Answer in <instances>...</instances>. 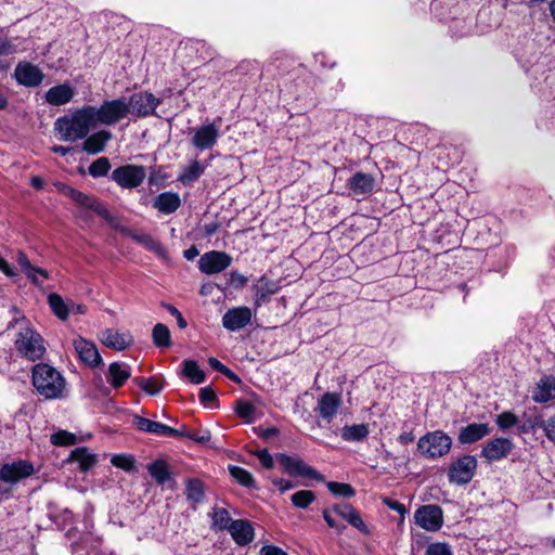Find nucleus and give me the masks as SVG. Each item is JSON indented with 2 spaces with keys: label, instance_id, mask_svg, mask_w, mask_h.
<instances>
[{
  "label": "nucleus",
  "instance_id": "f704fd0d",
  "mask_svg": "<svg viewBox=\"0 0 555 555\" xmlns=\"http://www.w3.org/2000/svg\"><path fill=\"white\" fill-rule=\"evenodd\" d=\"M186 500L192 503L193 507L204 501L205 488L199 479H188L185 483Z\"/></svg>",
  "mask_w": 555,
  "mask_h": 555
},
{
  "label": "nucleus",
  "instance_id": "4c0bfd02",
  "mask_svg": "<svg viewBox=\"0 0 555 555\" xmlns=\"http://www.w3.org/2000/svg\"><path fill=\"white\" fill-rule=\"evenodd\" d=\"M48 304L53 313L61 320L65 321L69 315V305L59 294H50Z\"/></svg>",
  "mask_w": 555,
  "mask_h": 555
},
{
  "label": "nucleus",
  "instance_id": "9b49d317",
  "mask_svg": "<svg viewBox=\"0 0 555 555\" xmlns=\"http://www.w3.org/2000/svg\"><path fill=\"white\" fill-rule=\"evenodd\" d=\"M231 256L223 251H208L201 256L198 268L205 274H216L230 267Z\"/></svg>",
  "mask_w": 555,
  "mask_h": 555
},
{
  "label": "nucleus",
  "instance_id": "6e6552de",
  "mask_svg": "<svg viewBox=\"0 0 555 555\" xmlns=\"http://www.w3.org/2000/svg\"><path fill=\"white\" fill-rule=\"evenodd\" d=\"M415 522L426 531H438L443 525V512L439 505L428 504L416 509Z\"/></svg>",
  "mask_w": 555,
  "mask_h": 555
},
{
  "label": "nucleus",
  "instance_id": "2eb2a0df",
  "mask_svg": "<svg viewBox=\"0 0 555 555\" xmlns=\"http://www.w3.org/2000/svg\"><path fill=\"white\" fill-rule=\"evenodd\" d=\"M220 137L219 127L215 124L203 125L193 130L192 144L201 150L212 149Z\"/></svg>",
  "mask_w": 555,
  "mask_h": 555
},
{
  "label": "nucleus",
  "instance_id": "a878e982",
  "mask_svg": "<svg viewBox=\"0 0 555 555\" xmlns=\"http://www.w3.org/2000/svg\"><path fill=\"white\" fill-rule=\"evenodd\" d=\"M375 185V179L370 173L356 172L349 180L348 186L356 195L371 193Z\"/></svg>",
  "mask_w": 555,
  "mask_h": 555
},
{
  "label": "nucleus",
  "instance_id": "c85d7f7f",
  "mask_svg": "<svg viewBox=\"0 0 555 555\" xmlns=\"http://www.w3.org/2000/svg\"><path fill=\"white\" fill-rule=\"evenodd\" d=\"M112 139V133L107 130H100L90 137H88L83 144L82 149L88 154H99L104 151L107 142Z\"/></svg>",
  "mask_w": 555,
  "mask_h": 555
},
{
  "label": "nucleus",
  "instance_id": "bf43d9fd",
  "mask_svg": "<svg viewBox=\"0 0 555 555\" xmlns=\"http://www.w3.org/2000/svg\"><path fill=\"white\" fill-rule=\"evenodd\" d=\"M16 261L25 274H29V272L35 270V266L31 264V262L23 251H20L17 254Z\"/></svg>",
  "mask_w": 555,
  "mask_h": 555
},
{
  "label": "nucleus",
  "instance_id": "ea45409f",
  "mask_svg": "<svg viewBox=\"0 0 555 555\" xmlns=\"http://www.w3.org/2000/svg\"><path fill=\"white\" fill-rule=\"evenodd\" d=\"M212 527L218 530H228L233 524L229 512L222 507H215L211 512Z\"/></svg>",
  "mask_w": 555,
  "mask_h": 555
},
{
  "label": "nucleus",
  "instance_id": "473e14b6",
  "mask_svg": "<svg viewBox=\"0 0 555 555\" xmlns=\"http://www.w3.org/2000/svg\"><path fill=\"white\" fill-rule=\"evenodd\" d=\"M68 461L78 463L80 470L87 472L95 465L96 455L91 453L87 448L81 447L70 452Z\"/></svg>",
  "mask_w": 555,
  "mask_h": 555
},
{
  "label": "nucleus",
  "instance_id": "8fccbe9b",
  "mask_svg": "<svg viewBox=\"0 0 555 555\" xmlns=\"http://www.w3.org/2000/svg\"><path fill=\"white\" fill-rule=\"evenodd\" d=\"M76 441V436L66 430H59L51 436V442L55 446H72L75 444Z\"/></svg>",
  "mask_w": 555,
  "mask_h": 555
},
{
  "label": "nucleus",
  "instance_id": "6e6d98bb",
  "mask_svg": "<svg viewBox=\"0 0 555 555\" xmlns=\"http://www.w3.org/2000/svg\"><path fill=\"white\" fill-rule=\"evenodd\" d=\"M541 428L543 429L546 438L550 441L555 442V414L547 420L542 418Z\"/></svg>",
  "mask_w": 555,
  "mask_h": 555
},
{
  "label": "nucleus",
  "instance_id": "5701e85b",
  "mask_svg": "<svg viewBox=\"0 0 555 555\" xmlns=\"http://www.w3.org/2000/svg\"><path fill=\"white\" fill-rule=\"evenodd\" d=\"M181 206V198L178 193L163 192L153 201V207L164 215L173 214Z\"/></svg>",
  "mask_w": 555,
  "mask_h": 555
},
{
  "label": "nucleus",
  "instance_id": "4468645a",
  "mask_svg": "<svg viewBox=\"0 0 555 555\" xmlns=\"http://www.w3.org/2000/svg\"><path fill=\"white\" fill-rule=\"evenodd\" d=\"M14 78L18 85L34 88L42 82L44 75L38 66L29 62H20L15 67Z\"/></svg>",
  "mask_w": 555,
  "mask_h": 555
},
{
  "label": "nucleus",
  "instance_id": "e2e57ef3",
  "mask_svg": "<svg viewBox=\"0 0 555 555\" xmlns=\"http://www.w3.org/2000/svg\"><path fill=\"white\" fill-rule=\"evenodd\" d=\"M323 518L328 525V527L335 529L337 532H343L346 528L345 525L338 524L333 516L331 515V512L328 509L323 511Z\"/></svg>",
  "mask_w": 555,
  "mask_h": 555
},
{
  "label": "nucleus",
  "instance_id": "412c9836",
  "mask_svg": "<svg viewBox=\"0 0 555 555\" xmlns=\"http://www.w3.org/2000/svg\"><path fill=\"white\" fill-rule=\"evenodd\" d=\"M490 434V427L485 423H472L460 429L457 440L462 444H472Z\"/></svg>",
  "mask_w": 555,
  "mask_h": 555
},
{
  "label": "nucleus",
  "instance_id": "9d476101",
  "mask_svg": "<svg viewBox=\"0 0 555 555\" xmlns=\"http://www.w3.org/2000/svg\"><path fill=\"white\" fill-rule=\"evenodd\" d=\"M278 462L292 476H301L311 479L322 480L323 477L311 466L307 465L297 456H289L284 453L276 455Z\"/></svg>",
  "mask_w": 555,
  "mask_h": 555
},
{
  "label": "nucleus",
  "instance_id": "7c9ffc66",
  "mask_svg": "<svg viewBox=\"0 0 555 555\" xmlns=\"http://www.w3.org/2000/svg\"><path fill=\"white\" fill-rule=\"evenodd\" d=\"M75 202L80 206L94 211L95 214L104 218L106 221L111 223L113 222V217L107 210V208L96 198L89 196L82 192H79Z\"/></svg>",
  "mask_w": 555,
  "mask_h": 555
},
{
  "label": "nucleus",
  "instance_id": "c03bdc74",
  "mask_svg": "<svg viewBox=\"0 0 555 555\" xmlns=\"http://www.w3.org/2000/svg\"><path fill=\"white\" fill-rule=\"evenodd\" d=\"M134 383L149 395H157L163 389L162 383L155 377H137L134 378Z\"/></svg>",
  "mask_w": 555,
  "mask_h": 555
},
{
  "label": "nucleus",
  "instance_id": "a211bd4d",
  "mask_svg": "<svg viewBox=\"0 0 555 555\" xmlns=\"http://www.w3.org/2000/svg\"><path fill=\"white\" fill-rule=\"evenodd\" d=\"M279 289L280 285L276 281H273L266 275L259 278L253 285L254 304L256 308H259L263 304L268 302L270 297L276 294Z\"/></svg>",
  "mask_w": 555,
  "mask_h": 555
},
{
  "label": "nucleus",
  "instance_id": "c756f323",
  "mask_svg": "<svg viewBox=\"0 0 555 555\" xmlns=\"http://www.w3.org/2000/svg\"><path fill=\"white\" fill-rule=\"evenodd\" d=\"M131 376L130 366L127 363L113 362L108 366L107 382L114 387H121Z\"/></svg>",
  "mask_w": 555,
  "mask_h": 555
},
{
  "label": "nucleus",
  "instance_id": "f03ea898",
  "mask_svg": "<svg viewBox=\"0 0 555 555\" xmlns=\"http://www.w3.org/2000/svg\"><path fill=\"white\" fill-rule=\"evenodd\" d=\"M31 373L33 385L44 399L53 400L63 396L65 378L55 367L48 363H38Z\"/></svg>",
  "mask_w": 555,
  "mask_h": 555
},
{
  "label": "nucleus",
  "instance_id": "864d4df0",
  "mask_svg": "<svg viewBox=\"0 0 555 555\" xmlns=\"http://www.w3.org/2000/svg\"><path fill=\"white\" fill-rule=\"evenodd\" d=\"M236 412L241 417L251 420L255 406L246 400H238L236 402Z\"/></svg>",
  "mask_w": 555,
  "mask_h": 555
},
{
  "label": "nucleus",
  "instance_id": "72a5a7b5",
  "mask_svg": "<svg viewBox=\"0 0 555 555\" xmlns=\"http://www.w3.org/2000/svg\"><path fill=\"white\" fill-rule=\"evenodd\" d=\"M147 472L158 485H165L171 480V472L164 460H156L146 466Z\"/></svg>",
  "mask_w": 555,
  "mask_h": 555
},
{
  "label": "nucleus",
  "instance_id": "cd10ccee",
  "mask_svg": "<svg viewBox=\"0 0 555 555\" xmlns=\"http://www.w3.org/2000/svg\"><path fill=\"white\" fill-rule=\"evenodd\" d=\"M341 403V398L338 393L326 392L324 393L318 404L320 415L325 420L333 418Z\"/></svg>",
  "mask_w": 555,
  "mask_h": 555
},
{
  "label": "nucleus",
  "instance_id": "f257e3e1",
  "mask_svg": "<svg viewBox=\"0 0 555 555\" xmlns=\"http://www.w3.org/2000/svg\"><path fill=\"white\" fill-rule=\"evenodd\" d=\"M92 105H86L68 116L59 117L54 124L62 140L75 142L87 138L91 128L96 126Z\"/></svg>",
  "mask_w": 555,
  "mask_h": 555
},
{
  "label": "nucleus",
  "instance_id": "338daca9",
  "mask_svg": "<svg viewBox=\"0 0 555 555\" xmlns=\"http://www.w3.org/2000/svg\"><path fill=\"white\" fill-rule=\"evenodd\" d=\"M56 188L59 191H61L63 194H65L69 198H72L74 202L76 201V198L80 192V191H78L69 185H66L64 183H57Z\"/></svg>",
  "mask_w": 555,
  "mask_h": 555
},
{
  "label": "nucleus",
  "instance_id": "ddd939ff",
  "mask_svg": "<svg viewBox=\"0 0 555 555\" xmlns=\"http://www.w3.org/2000/svg\"><path fill=\"white\" fill-rule=\"evenodd\" d=\"M251 309L245 306L229 309L222 317V326L231 332L244 328L251 322Z\"/></svg>",
  "mask_w": 555,
  "mask_h": 555
},
{
  "label": "nucleus",
  "instance_id": "de8ad7c7",
  "mask_svg": "<svg viewBox=\"0 0 555 555\" xmlns=\"http://www.w3.org/2000/svg\"><path fill=\"white\" fill-rule=\"evenodd\" d=\"M327 489L337 496L351 498L354 495V489L349 483L330 481Z\"/></svg>",
  "mask_w": 555,
  "mask_h": 555
},
{
  "label": "nucleus",
  "instance_id": "603ef678",
  "mask_svg": "<svg viewBox=\"0 0 555 555\" xmlns=\"http://www.w3.org/2000/svg\"><path fill=\"white\" fill-rule=\"evenodd\" d=\"M542 426V416L541 415H532L528 417L519 427L518 430L521 434H527L537 427L541 428Z\"/></svg>",
  "mask_w": 555,
  "mask_h": 555
},
{
  "label": "nucleus",
  "instance_id": "39448f33",
  "mask_svg": "<svg viewBox=\"0 0 555 555\" xmlns=\"http://www.w3.org/2000/svg\"><path fill=\"white\" fill-rule=\"evenodd\" d=\"M95 114V122L102 125H114L125 118L129 114V105L127 100L116 99L111 101H104L100 107L93 106Z\"/></svg>",
  "mask_w": 555,
  "mask_h": 555
},
{
  "label": "nucleus",
  "instance_id": "aec40b11",
  "mask_svg": "<svg viewBox=\"0 0 555 555\" xmlns=\"http://www.w3.org/2000/svg\"><path fill=\"white\" fill-rule=\"evenodd\" d=\"M101 341L108 348L121 351L133 344V338L127 331L120 332L107 328L102 332Z\"/></svg>",
  "mask_w": 555,
  "mask_h": 555
},
{
  "label": "nucleus",
  "instance_id": "b1692460",
  "mask_svg": "<svg viewBox=\"0 0 555 555\" xmlns=\"http://www.w3.org/2000/svg\"><path fill=\"white\" fill-rule=\"evenodd\" d=\"M75 90L68 83H62L50 88L46 92V101L54 106L67 104L74 98Z\"/></svg>",
  "mask_w": 555,
  "mask_h": 555
},
{
  "label": "nucleus",
  "instance_id": "4d7b16f0",
  "mask_svg": "<svg viewBox=\"0 0 555 555\" xmlns=\"http://www.w3.org/2000/svg\"><path fill=\"white\" fill-rule=\"evenodd\" d=\"M199 400L203 404L207 405L217 400L216 393L210 387H204L199 389Z\"/></svg>",
  "mask_w": 555,
  "mask_h": 555
},
{
  "label": "nucleus",
  "instance_id": "c9c22d12",
  "mask_svg": "<svg viewBox=\"0 0 555 555\" xmlns=\"http://www.w3.org/2000/svg\"><path fill=\"white\" fill-rule=\"evenodd\" d=\"M205 171V166L197 160H193L183 167L178 176V181L183 185H189L196 181Z\"/></svg>",
  "mask_w": 555,
  "mask_h": 555
},
{
  "label": "nucleus",
  "instance_id": "4be33fe9",
  "mask_svg": "<svg viewBox=\"0 0 555 555\" xmlns=\"http://www.w3.org/2000/svg\"><path fill=\"white\" fill-rule=\"evenodd\" d=\"M228 531L238 545H246L254 540L255 532L251 524L244 519H236Z\"/></svg>",
  "mask_w": 555,
  "mask_h": 555
},
{
  "label": "nucleus",
  "instance_id": "69168bd1",
  "mask_svg": "<svg viewBox=\"0 0 555 555\" xmlns=\"http://www.w3.org/2000/svg\"><path fill=\"white\" fill-rule=\"evenodd\" d=\"M165 307L167 308V310L169 311V313L176 318L177 320V323H178V326L180 328H184L186 327L188 323L185 321V319L182 317L181 312L173 306L171 305H165Z\"/></svg>",
  "mask_w": 555,
  "mask_h": 555
},
{
  "label": "nucleus",
  "instance_id": "2f4dec72",
  "mask_svg": "<svg viewBox=\"0 0 555 555\" xmlns=\"http://www.w3.org/2000/svg\"><path fill=\"white\" fill-rule=\"evenodd\" d=\"M75 202L80 206L94 211L95 214L104 218L106 221L111 223L113 222V217L107 210V208L96 198L89 196L82 192H79Z\"/></svg>",
  "mask_w": 555,
  "mask_h": 555
},
{
  "label": "nucleus",
  "instance_id": "09e8293b",
  "mask_svg": "<svg viewBox=\"0 0 555 555\" xmlns=\"http://www.w3.org/2000/svg\"><path fill=\"white\" fill-rule=\"evenodd\" d=\"M111 463L126 472H132L135 468L134 459L131 455L116 454L111 459Z\"/></svg>",
  "mask_w": 555,
  "mask_h": 555
},
{
  "label": "nucleus",
  "instance_id": "e433bc0d",
  "mask_svg": "<svg viewBox=\"0 0 555 555\" xmlns=\"http://www.w3.org/2000/svg\"><path fill=\"white\" fill-rule=\"evenodd\" d=\"M98 543L99 540L94 539L90 532H87L80 537L79 541L72 543V548L76 555H92V553H95Z\"/></svg>",
  "mask_w": 555,
  "mask_h": 555
},
{
  "label": "nucleus",
  "instance_id": "37998d69",
  "mask_svg": "<svg viewBox=\"0 0 555 555\" xmlns=\"http://www.w3.org/2000/svg\"><path fill=\"white\" fill-rule=\"evenodd\" d=\"M230 475L243 487L254 488L255 479L253 475L246 470L245 468L230 465L229 466Z\"/></svg>",
  "mask_w": 555,
  "mask_h": 555
},
{
  "label": "nucleus",
  "instance_id": "dca6fc26",
  "mask_svg": "<svg viewBox=\"0 0 555 555\" xmlns=\"http://www.w3.org/2000/svg\"><path fill=\"white\" fill-rule=\"evenodd\" d=\"M73 346L79 359L87 365L95 367L102 363L98 348L92 341L79 336L73 340Z\"/></svg>",
  "mask_w": 555,
  "mask_h": 555
},
{
  "label": "nucleus",
  "instance_id": "393cba45",
  "mask_svg": "<svg viewBox=\"0 0 555 555\" xmlns=\"http://www.w3.org/2000/svg\"><path fill=\"white\" fill-rule=\"evenodd\" d=\"M532 399L538 403L555 399V376H543L533 390Z\"/></svg>",
  "mask_w": 555,
  "mask_h": 555
},
{
  "label": "nucleus",
  "instance_id": "bb28decb",
  "mask_svg": "<svg viewBox=\"0 0 555 555\" xmlns=\"http://www.w3.org/2000/svg\"><path fill=\"white\" fill-rule=\"evenodd\" d=\"M333 511L348 521L352 527L357 528L361 532L369 533L367 527L362 520L360 514L347 503L337 504Z\"/></svg>",
  "mask_w": 555,
  "mask_h": 555
},
{
  "label": "nucleus",
  "instance_id": "79ce46f5",
  "mask_svg": "<svg viewBox=\"0 0 555 555\" xmlns=\"http://www.w3.org/2000/svg\"><path fill=\"white\" fill-rule=\"evenodd\" d=\"M153 341L157 347H170L171 335L167 325L157 323L152 333Z\"/></svg>",
  "mask_w": 555,
  "mask_h": 555
},
{
  "label": "nucleus",
  "instance_id": "1a4fd4ad",
  "mask_svg": "<svg viewBox=\"0 0 555 555\" xmlns=\"http://www.w3.org/2000/svg\"><path fill=\"white\" fill-rule=\"evenodd\" d=\"M127 104L129 105V114L146 117L154 114L155 108L160 104V100L152 93L138 92L130 96Z\"/></svg>",
  "mask_w": 555,
  "mask_h": 555
},
{
  "label": "nucleus",
  "instance_id": "58836bf2",
  "mask_svg": "<svg viewBox=\"0 0 555 555\" xmlns=\"http://www.w3.org/2000/svg\"><path fill=\"white\" fill-rule=\"evenodd\" d=\"M369 435V428L365 424L345 426L341 430V437L346 441H361Z\"/></svg>",
  "mask_w": 555,
  "mask_h": 555
},
{
  "label": "nucleus",
  "instance_id": "a18cd8bd",
  "mask_svg": "<svg viewBox=\"0 0 555 555\" xmlns=\"http://www.w3.org/2000/svg\"><path fill=\"white\" fill-rule=\"evenodd\" d=\"M111 169V163L107 157H100L89 166V173L93 178L105 177Z\"/></svg>",
  "mask_w": 555,
  "mask_h": 555
},
{
  "label": "nucleus",
  "instance_id": "5fc2aeb1",
  "mask_svg": "<svg viewBox=\"0 0 555 555\" xmlns=\"http://www.w3.org/2000/svg\"><path fill=\"white\" fill-rule=\"evenodd\" d=\"M426 555H453L447 543H433L426 550Z\"/></svg>",
  "mask_w": 555,
  "mask_h": 555
},
{
  "label": "nucleus",
  "instance_id": "423d86ee",
  "mask_svg": "<svg viewBox=\"0 0 555 555\" xmlns=\"http://www.w3.org/2000/svg\"><path fill=\"white\" fill-rule=\"evenodd\" d=\"M477 465V459L469 454L453 461L448 469L449 482L457 486L467 485L474 478Z\"/></svg>",
  "mask_w": 555,
  "mask_h": 555
},
{
  "label": "nucleus",
  "instance_id": "f3484780",
  "mask_svg": "<svg viewBox=\"0 0 555 555\" xmlns=\"http://www.w3.org/2000/svg\"><path fill=\"white\" fill-rule=\"evenodd\" d=\"M513 449V442L507 438H494L489 440L481 450V456L488 462H494L506 457Z\"/></svg>",
  "mask_w": 555,
  "mask_h": 555
},
{
  "label": "nucleus",
  "instance_id": "052dcab7",
  "mask_svg": "<svg viewBox=\"0 0 555 555\" xmlns=\"http://www.w3.org/2000/svg\"><path fill=\"white\" fill-rule=\"evenodd\" d=\"M255 454L257 455L263 467L268 469L273 467V457L270 455L267 449L259 450Z\"/></svg>",
  "mask_w": 555,
  "mask_h": 555
},
{
  "label": "nucleus",
  "instance_id": "0eeeda50",
  "mask_svg": "<svg viewBox=\"0 0 555 555\" xmlns=\"http://www.w3.org/2000/svg\"><path fill=\"white\" fill-rule=\"evenodd\" d=\"M146 170L140 165H125L113 170L111 179L124 189H135L144 181Z\"/></svg>",
  "mask_w": 555,
  "mask_h": 555
},
{
  "label": "nucleus",
  "instance_id": "13d9d810",
  "mask_svg": "<svg viewBox=\"0 0 555 555\" xmlns=\"http://www.w3.org/2000/svg\"><path fill=\"white\" fill-rule=\"evenodd\" d=\"M246 283H247V278L244 276L243 274H241L236 271H233L230 273L229 281H228L229 285H232L235 288H241V287L245 286Z\"/></svg>",
  "mask_w": 555,
  "mask_h": 555
},
{
  "label": "nucleus",
  "instance_id": "20e7f679",
  "mask_svg": "<svg viewBox=\"0 0 555 555\" xmlns=\"http://www.w3.org/2000/svg\"><path fill=\"white\" fill-rule=\"evenodd\" d=\"M452 447V439L441 430L427 433L420 438L417 450L420 453L430 460H436L447 455Z\"/></svg>",
  "mask_w": 555,
  "mask_h": 555
},
{
  "label": "nucleus",
  "instance_id": "a19ab883",
  "mask_svg": "<svg viewBox=\"0 0 555 555\" xmlns=\"http://www.w3.org/2000/svg\"><path fill=\"white\" fill-rule=\"evenodd\" d=\"M183 375L188 377L193 384H202L205 382V373L199 369L194 360H185L183 362Z\"/></svg>",
  "mask_w": 555,
  "mask_h": 555
},
{
  "label": "nucleus",
  "instance_id": "7ed1b4c3",
  "mask_svg": "<svg viewBox=\"0 0 555 555\" xmlns=\"http://www.w3.org/2000/svg\"><path fill=\"white\" fill-rule=\"evenodd\" d=\"M17 353L31 362L40 360L47 349L42 336L33 327H21L14 341Z\"/></svg>",
  "mask_w": 555,
  "mask_h": 555
},
{
  "label": "nucleus",
  "instance_id": "49530a36",
  "mask_svg": "<svg viewBox=\"0 0 555 555\" xmlns=\"http://www.w3.org/2000/svg\"><path fill=\"white\" fill-rule=\"evenodd\" d=\"M315 499V495L310 490H300L295 492L291 496L292 503L299 508H306L310 503H312Z\"/></svg>",
  "mask_w": 555,
  "mask_h": 555
},
{
  "label": "nucleus",
  "instance_id": "f8f14e48",
  "mask_svg": "<svg viewBox=\"0 0 555 555\" xmlns=\"http://www.w3.org/2000/svg\"><path fill=\"white\" fill-rule=\"evenodd\" d=\"M34 474V466L28 461L7 463L0 467V481L14 485Z\"/></svg>",
  "mask_w": 555,
  "mask_h": 555
},
{
  "label": "nucleus",
  "instance_id": "0e129e2a",
  "mask_svg": "<svg viewBox=\"0 0 555 555\" xmlns=\"http://www.w3.org/2000/svg\"><path fill=\"white\" fill-rule=\"evenodd\" d=\"M135 240L142 244H144L150 250L152 248H160V243L155 241L152 236L147 235V234H142V235H138L135 236Z\"/></svg>",
  "mask_w": 555,
  "mask_h": 555
},
{
  "label": "nucleus",
  "instance_id": "680f3d73",
  "mask_svg": "<svg viewBox=\"0 0 555 555\" xmlns=\"http://www.w3.org/2000/svg\"><path fill=\"white\" fill-rule=\"evenodd\" d=\"M26 276L36 285H40L41 281L39 280V276L42 279H48L49 273L47 270L35 267V270L29 272V274H26Z\"/></svg>",
  "mask_w": 555,
  "mask_h": 555
},
{
  "label": "nucleus",
  "instance_id": "6ab92c4d",
  "mask_svg": "<svg viewBox=\"0 0 555 555\" xmlns=\"http://www.w3.org/2000/svg\"><path fill=\"white\" fill-rule=\"evenodd\" d=\"M133 424L141 431L155 434L158 436L177 437V436L183 435L179 430H177L168 425H165L163 423L155 422V421L142 417V416H138V415L134 416Z\"/></svg>",
  "mask_w": 555,
  "mask_h": 555
},
{
  "label": "nucleus",
  "instance_id": "3c124183",
  "mask_svg": "<svg viewBox=\"0 0 555 555\" xmlns=\"http://www.w3.org/2000/svg\"><path fill=\"white\" fill-rule=\"evenodd\" d=\"M518 423L517 416L512 412H503L496 417V424L502 429H507Z\"/></svg>",
  "mask_w": 555,
  "mask_h": 555
},
{
  "label": "nucleus",
  "instance_id": "774afa93",
  "mask_svg": "<svg viewBox=\"0 0 555 555\" xmlns=\"http://www.w3.org/2000/svg\"><path fill=\"white\" fill-rule=\"evenodd\" d=\"M260 555H287V553L278 546L266 545L261 547Z\"/></svg>",
  "mask_w": 555,
  "mask_h": 555
}]
</instances>
